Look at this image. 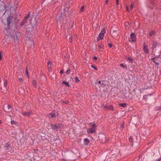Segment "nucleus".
Here are the masks:
<instances>
[{"label": "nucleus", "mask_w": 161, "mask_h": 161, "mask_svg": "<svg viewBox=\"0 0 161 161\" xmlns=\"http://www.w3.org/2000/svg\"><path fill=\"white\" fill-rule=\"evenodd\" d=\"M20 35V33L19 32H13L11 34V37L13 38L15 43H18L19 41L18 37Z\"/></svg>", "instance_id": "nucleus-1"}, {"label": "nucleus", "mask_w": 161, "mask_h": 161, "mask_svg": "<svg viewBox=\"0 0 161 161\" xmlns=\"http://www.w3.org/2000/svg\"><path fill=\"white\" fill-rule=\"evenodd\" d=\"M106 32L105 29H103L99 33L97 38L98 41L103 39L104 37V35Z\"/></svg>", "instance_id": "nucleus-2"}, {"label": "nucleus", "mask_w": 161, "mask_h": 161, "mask_svg": "<svg viewBox=\"0 0 161 161\" xmlns=\"http://www.w3.org/2000/svg\"><path fill=\"white\" fill-rule=\"evenodd\" d=\"M65 18V16H64V14L61 13L60 16L56 18L58 23H64V20Z\"/></svg>", "instance_id": "nucleus-3"}, {"label": "nucleus", "mask_w": 161, "mask_h": 161, "mask_svg": "<svg viewBox=\"0 0 161 161\" xmlns=\"http://www.w3.org/2000/svg\"><path fill=\"white\" fill-rule=\"evenodd\" d=\"M13 19V17L12 16H9L8 17L7 19H2V22L3 24L4 25L6 24V22L4 21V20L6 21L7 20V23L8 25H9L10 24L12 20Z\"/></svg>", "instance_id": "nucleus-4"}, {"label": "nucleus", "mask_w": 161, "mask_h": 161, "mask_svg": "<svg viewBox=\"0 0 161 161\" xmlns=\"http://www.w3.org/2000/svg\"><path fill=\"white\" fill-rule=\"evenodd\" d=\"M110 33L112 37L114 38L117 37L118 36V33L117 31L116 30H113L112 29H111Z\"/></svg>", "instance_id": "nucleus-5"}, {"label": "nucleus", "mask_w": 161, "mask_h": 161, "mask_svg": "<svg viewBox=\"0 0 161 161\" xmlns=\"http://www.w3.org/2000/svg\"><path fill=\"white\" fill-rule=\"evenodd\" d=\"M136 36L135 34L133 33H131L130 35V38L129 40L130 42H133L136 41Z\"/></svg>", "instance_id": "nucleus-6"}, {"label": "nucleus", "mask_w": 161, "mask_h": 161, "mask_svg": "<svg viewBox=\"0 0 161 161\" xmlns=\"http://www.w3.org/2000/svg\"><path fill=\"white\" fill-rule=\"evenodd\" d=\"M30 12H29L28 13L27 15H26V16L25 17V18L23 20V21L22 22H21V23L20 24V26H22L24 25H25V24H26L27 23V21H26L27 19H28V18H29L30 17Z\"/></svg>", "instance_id": "nucleus-7"}, {"label": "nucleus", "mask_w": 161, "mask_h": 161, "mask_svg": "<svg viewBox=\"0 0 161 161\" xmlns=\"http://www.w3.org/2000/svg\"><path fill=\"white\" fill-rule=\"evenodd\" d=\"M55 112H56L54 111V112H52L51 113L48 114L47 115V116L49 118H52L55 117H56Z\"/></svg>", "instance_id": "nucleus-8"}, {"label": "nucleus", "mask_w": 161, "mask_h": 161, "mask_svg": "<svg viewBox=\"0 0 161 161\" xmlns=\"http://www.w3.org/2000/svg\"><path fill=\"white\" fill-rule=\"evenodd\" d=\"M151 60L153 61V62L157 65H158V58L154 57L151 59Z\"/></svg>", "instance_id": "nucleus-9"}, {"label": "nucleus", "mask_w": 161, "mask_h": 161, "mask_svg": "<svg viewBox=\"0 0 161 161\" xmlns=\"http://www.w3.org/2000/svg\"><path fill=\"white\" fill-rule=\"evenodd\" d=\"M51 128L53 130H55L58 128H59L60 126L59 125L56 124L55 125H53V124H51Z\"/></svg>", "instance_id": "nucleus-10"}, {"label": "nucleus", "mask_w": 161, "mask_h": 161, "mask_svg": "<svg viewBox=\"0 0 161 161\" xmlns=\"http://www.w3.org/2000/svg\"><path fill=\"white\" fill-rule=\"evenodd\" d=\"M143 50L145 53H148V50L147 46L145 44H143Z\"/></svg>", "instance_id": "nucleus-11"}, {"label": "nucleus", "mask_w": 161, "mask_h": 161, "mask_svg": "<svg viewBox=\"0 0 161 161\" xmlns=\"http://www.w3.org/2000/svg\"><path fill=\"white\" fill-rule=\"evenodd\" d=\"M32 114L31 111L29 112H23L22 114L25 116H29L30 114Z\"/></svg>", "instance_id": "nucleus-12"}, {"label": "nucleus", "mask_w": 161, "mask_h": 161, "mask_svg": "<svg viewBox=\"0 0 161 161\" xmlns=\"http://www.w3.org/2000/svg\"><path fill=\"white\" fill-rule=\"evenodd\" d=\"M84 145L86 146H87L89 143L90 141L88 138H85L84 140Z\"/></svg>", "instance_id": "nucleus-13"}, {"label": "nucleus", "mask_w": 161, "mask_h": 161, "mask_svg": "<svg viewBox=\"0 0 161 161\" xmlns=\"http://www.w3.org/2000/svg\"><path fill=\"white\" fill-rule=\"evenodd\" d=\"M87 132L91 133H94L95 132V129L93 128H92L89 129V131L87 130Z\"/></svg>", "instance_id": "nucleus-14"}, {"label": "nucleus", "mask_w": 161, "mask_h": 161, "mask_svg": "<svg viewBox=\"0 0 161 161\" xmlns=\"http://www.w3.org/2000/svg\"><path fill=\"white\" fill-rule=\"evenodd\" d=\"M127 105V103H121L119 104V105L120 107H124V108L126 107Z\"/></svg>", "instance_id": "nucleus-15"}, {"label": "nucleus", "mask_w": 161, "mask_h": 161, "mask_svg": "<svg viewBox=\"0 0 161 161\" xmlns=\"http://www.w3.org/2000/svg\"><path fill=\"white\" fill-rule=\"evenodd\" d=\"M98 83L100 84L103 87H104L106 86V84H104L103 81L101 82L100 80L98 81Z\"/></svg>", "instance_id": "nucleus-16"}, {"label": "nucleus", "mask_w": 161, "mask_h": 161, "mask_svg": "<svg viewBox=\"0 0 161 161\" xmlns=\"http://www.w3.org/2000/svg\"><path fill=\"white\" fill-rule=\"evenodd\" d=\"M107 109H109L110 110L113 111L114 110L113 106L112 105L108 106Z\"/></svg>", "instance_id": "nucleus-17"}, {"label": "nucleus", "mask_w": 161, "mask_h": 161, "mask_svg": "<svg viewBox=\"0 0 161 161\" xmlns=\"http://www.w3.org/2000/svg\"><path fill=\"white\" fill-rule=\"evenodd\" d=\"M84 9H85L84 5H83V6H81L80 9V12H84Z\"/></svg>", "instance_id": "nucleus-18"}, {"label": "nucleus", "mask_w": 161, "mask_h": 161, "mask_svg": "<svg viewBox=\"0 0 161 161\" xmlns=\"http://www.w3.org/2000/svg\"><path fill=\"white\" fill-rule=\"evenodd\" d=\"M8 109V110H6V109H4V110L5 112H9L10 111V109L11 108V107L9 105H7V106Z\"/></svg>", "instance_id": "nucleus-19"}, {"label": "nucleus", "mask_w": 161, "mask_h": 161, "mask_svg": "<svg viewBox=\"0 0 161 161\" xmlns=\"http://www.w3.org/2000/svg\"><path fill=\"white\" fill-rule=\"evenodd\" d=\"M99 47L100 51H102L103 49V46L102 44H100L99 46Z\"/></svg>", "instance_id": "nucleus-20"}, {"label": "nucleus", "mask_w": 161, "mask_h": 161, "mask_svg": "<svg viewBox=\"0 0 161 161\" xmlns=\"http://www.w3.org/2000/svg\"><path fill=\"white\" fill-rule=\"evenodd\" d=\"M62 83L65 84L68 87H69V85L68 82H65L64 81H63Z\"/></svg>", "instance_id": "nucleus-21"}, {"label": "nucleus", "mask_w": 161, "mask_h": 161, "mask_svg": "<svg viewBox=\"0 0 161 161\" xmlns=\"http://www.w3.org/2000/svg\"><path fill=\"white\" fill-rule=\"evenodd\" d=\"M154 32L153 31H152L150 32L149 35L150 36H152L154 34Z\"/></svg>", "instance_id": "nucleus-22"}, {"label": "nucleus", "mask_w": 161, "mask_h": 161, "mask_svg": "<svg viewBox=\"0 0 161 161\" xmlns=\"http://www.w3.org/2000/svg\"><path fill=\"white\" fill-rule=\"evenodd\" d=\"M161 110V106H158L156 108L155 110L156 111H158Z\"/></svg>", "instance_id": "nucleus-23"}, {"label": "nucleus", "mask_w": 161, "mask_h": 161, "mask_svg": "<svg viewBox=\"0 0 161 161\" xmlns=\"http://www.w3.org/2000/svg\"><path fill=\"white\" fill-rule=\"evenodd\" d=\"M129 141L130 142H133V139L132 138V137L131 136H130V137L129 138Z\"/></svg>", "instance_id": "nucleus-24"}, {"label": "nucleus", "mask_w": 161, "mask_h": 161, "mask_svg": "<svg viewBox=\"0 0 161 161\" xmlns=\"http://www.w3.org/2000/svg\"><path fill=\"white\" fill-rule=\"evenodd\" d=\"M5 147L6 148V150H8L9 148V145L8 143L5 146Z\"/></svg>", "instance_id": "nucleus-25"}, {"label": "nucleus", "mask_w": 161, "mask_h": 161, "mask_svg": "<svg viewBox=\"0 0 161 161\" xmlns=\"http://www.w3.org/2000/svg\"><path fill=\"white\" fill-rule=\"evenodd\" d=\"M7 84H8L7 81V80H5V81L4 83V85L5 87H6L7 86Z\"/></svg>", "instance_id": "nucleus-26"}, {"label": "nucleus", "mask_w": 161, "mask_h": 161, "mask_svg": "<svg viewBox=\"0 0 161 161\" xmlns=\"http://www.w3.org/2000/svg\"><path fill=\"white\" fill-rule=\"evenodd\" d=\"M26 31L28 32H30L32 31V29L30 28H26Z\"/></svg>", "instance_id": "nucleus-27"}, {"label": "nucleus", "mask_w": 161, "mask_h": 161, "mask_svg": "<svg viewBox=\"0 0 161 161\" xmlns=\"http://www.w3.org/2000/svg\"><path fill=\"white\" fill-rule=\"evenodd\" d=\"M148 95H144L143 96V98L144 100H147V96Z\"/></svg>", "instance_id": "nucleus-28"}, {"label": "nucleus", "mask_w": 161, "mask_h": 161, "mask_svg": "<svg viewBox=\"0 0 161 161\" xmlns=\"http://www.w3.org/2000/svg\"><path fill=\"white\" fill-rule=\"evenodd\" d=\"M75 80L76 82H78L80 81V80L78 79V78L77 77H75Z\"/></svg>", "instance_id": "nucleus-29"}, {"label": "nucleus", "mask_w": 161, "mask_h": 161, "mask_svg": "<svg viewBox=\"0 0 161 161\" xmlns=\"http://www.w3.org/2000/svg\"><path fill=\"white\" fill-rule=\"evenodd\" d=\"M32 83L33 84V85L35 86H36V83L35 81V80H33L32 81Z\"/></svg>", "instance_id": "nucleus-30"}, {"label": "nucleus", "mask_w": 161, "mask_h": 161, "mask_svg": "<svg viewBox=\"0 0 161 161\" xmlns=\"http://www.w3.org/2000/svg\"><path fill=\"white\" fill-rule=\"evenodd\" d=\"M102 107L103 108H106L107 109H108V106H107L106 105L103 104V105H102Z\"/></svg>", "instance_id": "nucleus-31"}, {"label": "nucleus", "mask_w": 161, "mask_h": 161, "mask_svg": "<svg viewBox=\"0 0 161 161\" xmlns=\"http://www.w3.org/2000/svg\"><path fill=\"white\" fill-rule=\"evenodd\" d=\"M91 66L92 68H93L95 70H97L98 69L97 68H96V67L92 65H91Z\"/></svg>", "instance_id": "nucleus-32"}, {"label": "nucleus", "mask_w": 161, "mask_h": 161, "mask_svg": "<svg viewBox=\"0 0 161 161\" xmlns=\"http://www.w3.org/2000/svg\"><path fill=\"white\" fill-rule=\"evenodd\" d=\"M16 122L14 120H12V121H11V124L12 125H14V124H16Z\"/></svg>", "instance_id": "nucleus-33"}, {"label": "nucleus", "mask_w": 161, "mask_h": 161, "mask_svg": "<svg viewBox=\"0 0 161 161\" xmlns=\"http://www.w3.org/2000/svg\"><path fill=\"white\" fill-rule=\"evenodd\" d=\"M120 66L121 67H122V68H126V67H125V66L123 64H120Z\"/></svg>", "instance_id": "nucleus-34"}, {"label": "nucleus", "mask_w": 161, "mask_h": 161, "mask_svg": "<svg viewBox=\"0 0 161 161\" xmlns=\"http://www.w3.org/2000/svg\"><path fill=\"white\" fill-rule=\"evenodd\" d=\"M25 73H26V74L27 75V76L28 77H29V74H28V72L27 68H26V70L25 71Z\"/></svg>", "instance_id": "nucleus-35"}, {"label": "nucleus", "mask_w": 161, "mask_h": 161, "mask_svg": "<svg viewBox=\"0 0 161 161\" xmlns=\"http://www.w3.org/2000/svg\"><path fill=\"white\" fill-rule=\"evenodd\" d=\"M91 126L92 127V128H93L94 129L96 127V126L95 124H92Z\"/></svg>", "instance_id": "nucleus-36"}, {"label": "nucleus", "mask_w": 161, "mask_h": 161, "mask_svg": "<svg viewBox=\"0 0 161 161\" xmlns=\"http://www.w3.org/2000/svg\"><path fill=\"white\" fill-rule=\"evenodd\" d=\"M128 59L129 60L130 62H132L133 59L130 57H128Z\"/></svg>", "instance_id": "nucleus-37"}, {"label": "nucleus", "mask_w": 161, "mask_h": 161, "mask_svg": "<svg viewBox=\"0 0 161 161\" xmlns=\"http://www.w3.org/2000/svg\"><path fill=\"white\" fill-rule=\"evenodd\" d=\"M65 73L66 74H68L70 73V70L69 69L67 70Z\"/></svg>", "instance_id": "nucleus-38"}, {"label": "nucleus", "mask_w": 161, "mask_h": 161, "mask_svg": "<svg viewBox=\"0 0 161 161\" xmlns=\"http://www.w3.org/2000/svg\"><path fill=\"white\" fill-rule=\"evenodd\" d=\"M112 46H113L111 44H110V43L108 44V47L110 48L112 47Z\"/></svg>", "instance_id": "nucleus-39"}, {"label": "nucleus", "mask_w": 161, "mask_h": 161, "mask_svg": "<svg viewBox=\"0 0 161 161\" xmlns=\"http://www.w3.org/2000/svg\"><path fill=\"white\" fill-rule=\"evenodd\" d=\"M124 127V125L123 124H122L120 125V128L121 129H122Z\"/></svg>", "instance_id": "nucleus-40"}, {"label": "nucleus", "mask_w": 161, "mask_h": 161, "mask_svg": "<svg viewBox=\"0 0 161 161\" xmlns=\"http://www.w3.org/2000/svg\"><path fill=\"white\" fill-rule=\"evenodd\" d=\"M93 59L95 60H97V58L96 57H95V56H94V57H93Z\"/></svg>", "instance_id": "nucleus-41"}, {"label": "nucleus", "mask_w": 161, "mask_h": 161, "mask_svg": "<svg viewBox=\"0 0 161 161\" xmlns=\"http://www.w3.org/2000/svg\"><path fill=\"white\" fill-rule=\"evenodd\" d=\"M2 56H1V52H0V60H2Z\"/></svg>", "instance_id": "nucleus-42"}, {"label": "nucleus", "mask_w": 161, "mask_h": 161, "mask_svg": "<svg viewBox=\"0 0 161 161\" xmlns=\"http://www.w3.org/2000/svg\"><path fill=\"white\" fill-rule=\"evenodd\" d=\"M116 0V4L117 5H118V4H119V1H118V0Z\"/></svg>", "instance_id": "nucleus-43"}, {"label": "nucleus", "mask_w": 161, "mask_h": 161, "mask_svg": "<svg viewBox=\"0 0 161 161\" xmlns=\"http://www.w3.org/2000/svg\"><path fill=\"white\" fill-rule=\"evenodd\" d=\"M161 160V158L157 159L156 161H160Z\"/></svg>", "instance_id": "nucleus-44"}, {"label": "nucleus", "mask_w": 161, "mask_h": 161, "mask_svg": "<svg viewBox=\"0 0 161 161\" xmlns=\"http://www.w3.org/2000/svg\"><path fill=\"white\" fill-rule=\"evenodd\" d=\"M108 0H106V1H105V4H107L108 3Z\"/></svg>", "instance_id": "nucleus-45"}, {"label": "nucleus", "mask_w": 161, "mask_h": 161, "mask_svg": "<svg viewBox=\"0 0 161 161\" xmlns=\"http://www.w3.org/2000/svg\"><path fill=\"white\" fill-rule=\"evenodd\" d=\"M19 80L20 81H22V79L21 78H19Z\"/></svg>", "instance_id": "nucleus-46"}, {"label": "nucleus", "mask_w": 161, "mask_h": 161, "mask_svg": "<svg viewBox=\"0 0 161 161\" xmlns=\"http://www.w3.org/2000/svg\"><path fill=\"white\" fill-rule=\"evenodd\" d=\"M130 8H131V9H132L133 8V5H132V4H131V6H130Z\"/></svg>", "instance_id": "nucleus-47"}, {"label": "nucleus", "mask_w": 161, "mask_h": 161, "mask_svg": "<svg viewBox=\"0 0 161 161\" xmlns=\"http://www.w3.org/2000/svg\"><path fill=\"white\" fill-rule=\"evenodd\" d=\"M128 25H129V24L128 23H126L125 24V26H127Z\"/></svg>", "instance_id": "nucleus-48"}, {"label": "nucleus", "mask_w": 161, "mask_h": 161, "mask_svg": "<svg viewBox=\"0 0 161 161\" xmlns=\"http://www.w3.org/2000/svg\"><path fill=\"white\" fill-rule=\"evenodd\" d=\"M62 102H63V103H65V104H67V101H63Z\"/></svg>", "instance_id": "nucleus-49"}, {"label": "nucleus", "mask_w": 161, "mask_h": 161, "mask_svg": "<svg viewBox=\"0 0 161 161\" xmlns=\"http://www.w3.org/2000/svg\"><path fill=\"white\" fill-rule=\"evenodd\" d=\"M50 63V62L49 61H48L47 62V64L49 65V64Z\"/></svg>", "instance_id": "nucleus-50"}, {"label": "nucleus", "mask_w": 161, "mask_h": 161, "mask_svg": "<svg viewBox=\"0 0 161 161\" xmlns=\"http://www.w3.org/2000/svg\"><path fill=\"white\" fill-rule=\"evenodd\" d=\"M62 161H67V160L64 159H62Z\"/></svg>", "instance_id": "nucleus-51"}, {"label": "nucleus", "mask_w": 161, "mask_h": 161, "mask_svg": "<svg viewBox=\"0 0 161 161\" xmlns=\"http://www.w3.org/2000/svg\"><path fill=\"white\" fill-rule=\"evenodd\" d=\"M5 9V8H4L3 9L0 10V12L3 11V10H4Z\"/></svg>", "instance_id": "nucleus-52"}, {"label": "nucleus", "mask_w": 161, "mask_h": 161, "mask_svg": "<svg viewBox=\"0 0 161 161\" xmlns=\"http://www.w3.org/2000/svg\"><path fill=\"white\" fill-rule=\"evenodd\" d=\"M126 8L127 10V11H128V8L127 7H126Z\"/></svg>", "instance_id": "nucleus-53"}, {"label": "nucleus", "mask_w": 161, "mask_h": 161, "mask_svg": "<svg viewBox=\"0 0 161 161\" xmlns=\"http://www.w3.org/2000/svg\"><path fill=\"white\" fill-rule=\"evenodd\" d=\"M0 3H1L2 4H3V2H2L0 1Z\"/></svg>", "instance_id": "nucleus-54"}, {"label": "nucleus", "mask_w": 161, "mask_h": 161, "mask_svg": "<svg viewBox=\"0 0 161 161\" xmlns=\"http://www.w3.org/2000/svg\"><path fill=\"white\" fill-rule=\"evenodd\" d=\"M60 73H62V70H61V71H60Z\"/></svg>", "instance_id": "nucleus-55"}, {"label": "nucleus", "mask_w": 161, "mask_h": 161, "mask_svg": "<svg viewBox=\"0 0 161 161\" xmlns=\"http://www.w3.org/2000/svg\"><path fill=\"white\" fill-rule=\"evenodd\" d=\"M140 92L141 93H142V90L141 89L140 90Z\"/></svg>", "instance_id": "nucleus-56"}, {"label": "nucleus", "mask_w": 161, "mask_h": 161, "mask_svg": "<svg viewBox=\"0 0 161 161\" xmlns=\"http://www.w3.org/2000/svg\"><path fill=\"white\" fill-rule=\"evenodd\" d=\"M1 123V120H0V123Z\"/></svg>", "instance_id": "nucleus-57"}]
</instances>
